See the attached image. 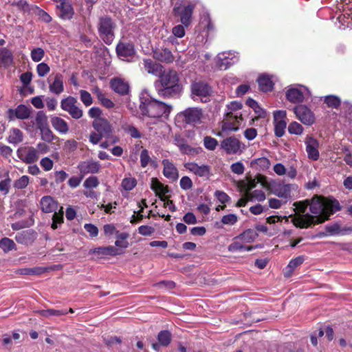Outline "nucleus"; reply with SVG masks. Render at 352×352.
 <instances>
[{"label":"nucleus","mask_w":352,"mask_h":352,"mask_svg":"<svg viewBox=\"0 0 352 352\" xmlns=\"http://www.w3.org/2000/svg\"><path fill=\"white\" fill-rule=\"evenodd\" d=\"M100 167V164L98 162L93 160L82 162L78 166V170L83 175L97 173L99 172Z\"/></svg>","instance_id":"aec40b11"},{"label":"nucleus","mask_w":352,"mask_h":352,"mask_svg":"<svg viewBox=\"0 0 352 352\" xmlns=\"http://www.w3.org/2000/svg\"><path fill=\"white\" fill-rule=\"evenodd\" d=\"M246 104L251 107L254 112L257 114V116L260 118H265L267 116L266 111L260 107V105L258 104V102L252 99L249 98L247 100Z\"/></svg>","instance_id":"c03bdc74"},{"label":"nucleus","mask_w":352,"mask_h":352,"mask_svg":"<svg viewBox=\"0 0 352 352\" xmlns=\"http://www.w3.org/2000/svg\"><path fill=\"white\" fill-rule=\"evenodd\" d=\"M122 252L113 246L109 245L107 247H98L90 250L89 254H95L100 257L105 256H117L121 254Z\"/></svg>","instance_id":"b1692460"},{"label":"nucleus","mask_w":352,"mask_h":352,"mask_svg":"<svg viewBox=\"0 0 352 352\" xmlns=\"http://www.w3.org/2000/svg\"><path fill=\"white\" fill-rule=\"evenodd\" d=\"M110 84L112 89L120 95L127 94L129 91L128 82L121 78H113L111 80Z\"/></svg>","instance_id":"bb28decb"},{"label":"nucleus","mask_w":352,"mask_h":352,"mask_svg":"<svg viewBox=\"0 0 352 352\" xmlns=\"http://www.w3.org/2000/svg\"><path fill=\"white\" fill-rule=\"evenodd\" d=\"M243 123V115H241L239 117L230 118V114L226 113V117L222 122V130L223 131H237L240 126H241Z\"/></svg>","instance_id":"f3484780"},{"label":"nucleus","mask_w":352,"mask_h":352,"mask_svg":"<svg viewBox=\"0 0 352 352\" xmlns=\"http://www.w3.org/2000/svg\"><path fill=\"white\" fill-rule=\"evenodd\" d=\"M307 157L312 161H317L320 157L319 142L312 135H307L304 140Z\"/></svg>","instance_id":"ddd939ff"},{"label":"nucleus","mask_w":352,"mask_h":352,"mask_svg":"<svg viewBox=\"0 0 352 352\" xmlns=\"http://www.w3.org/2000/svg\"><path fill=\"white\" fill-rule=\"evenodd\" d=\"M257 82L259 86L260 89L262 91L267 92L272 91L274 87V82L268 75L262 74L261 75L258 79Z\"/></svg>","instance_id":"f704fd0d"},{"label":"nucleus","mask_w":352,"mask_h":352,"mask_svg":"<svg viewBox=\"0 0 352 352\" xmlns=\"http://www.w3.org/2000/svg\"><path fill=\"white\" fill-rule=\"evenodd\" d=\"M221 148L228 155H241L245 145L235 137H229L221 142Z\"/></svg>","instance_id":"0eeeda50"},{"label":"nucleus","mask_w":352,"mask_h":352,"mask_svg":"<svg viewBox=\"0 0 352 352\" xmlns=\"http://www.w3.org/2000/svg\"><path fill=\"white\" fill-rule=\"evenodd\" d=\"M0 248L4 252H8L12 250H15L16 245L12 239L5 237L0 241Z\"/></svg>","instance_id":"de8ad7c7"},{"label":"nucleus","mask_w":352,"mask_h":352,"mask_svg":"<svg viewBox=\"0 0 352 352\" xmlns=\"http://www.w3.org/2000/svg\"><path fill=\"white\" fill-rule=\"evenodd\" d=\"M29 184V177L27 175H23L14 183V187L16 189H23Z\"/></svg>","instance_id":"6e6d98bb"},{"label":"nucleus","mask_w":352,"mask_h":352,"mask_svg":"<svg viewBox=\"0 0 352 352\" xmlns=\"http://www.w3.org/2000/svg\"><path fill=\"white\" fill-rule=\"evenodd\" d=\"M140 111L143 116L159 118L168 117L172 111V106L154 100L146 91H142L140 96Z\"/></svg>","instance_id":"f03ea898"},{"label":"nucleus","mask_w":352,"mask_h":352,"mask_svg":"<svg viewBox=\"0 0 352 352\" xmlns=\"http://www.w3.org/2000/svg\"><path fill=\"white\" fill-rule=\"evenodd\" d=\"M242 104L239 102L233 101L227 105L226 113L230 114V118H237L243 115L241 110L242 109Z\"/></svg>","instance_id":"4c0bfd02"},{"label":"nucleus","mask_w":352,"mask_h":352,"mask_svg":"<svg viewBox=\"0 0 352 352\" xmlns=\"http://www.w3.org/2000/svg\"><path fill=\"white\" fill-rule=\"evenodd\" d=\"M238 60V54L234 52H223L217 56V65L220 69L225 70Z\"/></svg>","instance_id":"f8f14e48"},{"label":"nucleus","mask_w":352,"mask_h":352,"mask_svg":"<svg viewBox=\"0 0 352 352\" xmlns=\"http://www.w3.org/2000/svg\"><path fill=\"white\" fill-rule=\"evenodd\" d=\"M151 189L155 191L157 195H158L162 200H164L163 197L168 192L167 186H164L157 179L153 178L151 181Z\"/></svg>","instance_id":"58836bf2"},{"label":"nucleus","mask_w":352,"mask_h":352,"mask_svg":"<svg viewBox=\"0 0 352 352\" xmlns=\"http://www.w3.org/2000/svg\"><path fill=\"white\" fill-rule=\"evenodd\" d=\"M63 208L61 207L60 210L59 212H56V211L54 212L53 217H52V228L55 230L57 228V224L61 223L63 220V212L62 211Z\"/></svg>","instance_id":"13d9d810"},{"label":"nucleus","mask_w":352,"mask_h":352,"mask_svg":"<svg viewBox=\"0 0 352 352\" xmlns=\"http://www.w3.org/2000/svg\"><path fill=\"white\" fill-rule=\"evenodd\" d=\"M296 117L305 125H312L315 122L313 112L305 105L300 104L294 108Z\"/></svg>","instance_id":"9b49d317"},{"label":"nucleus","mask_w":352,"mask_h":352,"mask_svg":"<svg viewBox=\"0 0 352 352\" xmlns=\"http://www.w3.org/2000/svg\"><path fill=\"white\" fill-rule=\"evenodd\" d=\"M230 169L236 175H242L244 173L245 167L242 162H237L231 165Z\"/></svg>","instance_id":"774afa93"},{"label":"nucleus","mask_w":352,"mask_h":352,"mask_svg":"<svg viewBox=\"0 0 352 352\" xmlns=\"http://www.w3.org/2000/svg\"><path fill=\"white\" fill-rule=\"evenodd\" d=\"M116 52L120 59L126 61H131L135 54L133 45L126 43H119Z\"/></svg>","instance_id":"2eb2a0df"},{"label":"nucleus","mask_w":352,"mask_h":352,"mask_svg":"<svg viewBox=\"0 0 352 352\" xmlns=\"http://www.w3.org/2000/svg\"><path fill=\"white\" fill-rule=\"evenodd\" d=\"M80 99L85 106H90L92 104V98L91 94L85 90H80Z\"/></svg>","instance_id":"e2e57ef3"},{"label":"nucleus","mask_w":352,"mask_h":352,"mask_svg":"<svg viewBox=\"0 0 352 352\" xmlns=\"http://www.w3.org/2000/svg\"><path fill=\"white\" fill-rule=\"evenodd\" d=\"M185 167L199 177H208L210 173V167L204 164L199 165L194 162H188L185 164Z\"/></svg>","instance_id":"412c9836"},{"label":"nucleus","mask_w":352,"mask_h":352,"mask_svg":"<svg viewBox=\"0 0 352 352\" xmlns=\"http://www.w3.org/2000/svg\"><path fill=\"white\" fill-rule=\"evenodd\" d=\"M295 215H292V222L296 227L308 228L329 219V217L340 209L338 201L314 196L311 201L295 202Z\"/></svg>","instance_id":"f257e3e1"},{"label":"nucleus","mask_w":352,"mask_h":352,"mask_svg":"<svg viewBox=\"0 0 352 352\" xmlns=\"http://www.w3.org/2000/svg\"><path fill=\"white\" fill-rule=\"evenodd\" d=\"M98 185V179L95 176L88 177L83 184V186L87 189L96 188Z\"/></svg>","instance_id":"4d7b16f0"},{"label":"nucleus","mask_w":352,"mask_h":352,"mask_svg":"<svg viewBox=\"0 0 352 352\" xmlns=\"http://www.w3.org/2000/svg\"><path fill=\"white\" fill-rule=\"evenodd\" d=\"M252 246L246 245L241 239H237V236L233 239V241L228 247L229 252H235L238 251H251Z\"/></svg>","instance_id":"72a5a7b5"},{"label":"nucleus","mask_w":352,"mask_h":352,"mask_svg":"<svg viewBox=\"0 0 352 352\" xmlns=\"http://www.w3.org/2000/svg\"><path fill=\"white\" fill-rule=\"evenodd\" d=\"M136 179L133 177L124 178L122 182V186L125 190H131L136 186Z\"/></svg>","instance_id":"5fc2aeb1"},{"label":"nucleus","mask_w":352,"mask_h":352,"mask_svg":"<svg viewBox=\"0 0 352 352\" xmlns=\"http://www.w3.org/2000/svg\"><path fill=\"white\" fill-rule=\"evenodd\" d=\"M40 131L41 133V138L44 141L51 142L52 141L57 138L56 136L54 135L52 131L50 130L47 126Z\"/></svg>","instance_id":"864d4df0"},{"label":"nucleus","mask_w":352,"mask_h":352,"mask_svg":"<svg viewBox=\"0 0 352 352\" xmlns=\"http://www.w3.org/2000/svg\"><path fill=\"white\" fill-rule=\"evenodd\" d=\"M30 126L32 129L36 128V129H38L39 130H41L44 128L47 127V116H45V114L42 111L38 112V113L36 114V116L34 119V122H32V124H30L28 127H27L26 129L28 130H31V129L29 128Z\"/></svg>","instance_id":"473e14b6"},{"label":"nucleus","mask_w":352,"mask_h":352,"mask_svg":"<svg viewBox=\"0 0 352 352\" xmlns=\"http://www.w3.org/2000/svg\"><path fill=\"white\" fill-rule=\"evenodd\" d=\"M246 193L248 199H249L250 201H263L266 198L265 192L261 190H255L252 192H246Z\"/></svg>","instance_id":"49530a36"},{"label":"nucleus","mask_w":352,"mask_h":352,"mask_svg":"<svg viewBox=\"0 0 352 352\" xmlns=\"http://www.w3.org/2000/svg\"><path fill=\"white\" fill-rule=\"evenodd\" d=\"M45 55L44 50L41 47L34 48L31 51V58L34 62L41 61Z\"/></svg>","instance_id":"3c124183"},{"label":"nucleus","mask_w":352,"mask_h":352,"mask_svg":"<svg viewBox=\"0 0 352 352\" xmlns=\"http://www.w3.org/2000/svg\"><path fill=\"white\" fill-rule=\"evenodd\" d=\"M52 126L60 133L65 134L69 131L67 123L59 117H53L51 119Z\"/></svg>","instance_id":"e433bc0d"},{"label":"nucleus","mask_w":352,"mask_h":352,"mask_svg":"<svg viewBox=\"0 0 352 352\" xmlns=\"http://www.w3.org/2000/svg\"><path fill=\"white\" fill-rule=\"evenodd\" d=\"M160 76V81L162 86V88L157 90L160 96L165 98H175L180 94L182 87L179 84V77L175 71L162 72Z\"/></svg>","instance_id":"7ed1b4c3"},{"label":"nucleus","mask_w":352,"mask_h":352,"mask_svg":"<svg viewBox=\"0 0 352 352\" xmlns=\"http://www.w3.org/2000/svg\"><path fill=\"white\" fill-rule=\"evenodd\" d=\"M304 261V257L299 256L294 259H292L285 268V276L289 277L295 268L300 265Z\"/></svg>","instance_id":"79ce46f5"},{"label":"nucleus","mask_w":352,"mask_h":352,"mask_svg":"<svg viewBox=\"0 0 352 352\" xmlns=\"http://www.w3.org/2000/svg\"><path fill=\"white\" fill-rule=\"evenodd\" d=\"M151 157L148 155V151L146 149H143L140 153V163L143 168H145L150 162Z\"/></svg>","instance_id":"0e129e2a"},{"label":"nucleus","mask_w":352,"mask_h":352,"mask_svg":"<svg viewBox=\"0 0 352 352\" xmlns=\"http://www.w3.org/2000/svg\"><path fill=\"white\" fill-rule=\"evenodd\" d=\"M129 234L126 232H120L116 236L117 240L115 245L118 248L126 249L129 247V242L126 239L129 238Z\"/></svg>","instance_id":"a18cd8bd"},{"label":"nucleus","mask_w":352,"mask_h":352,"mask_svg":"<svg viewBox=\"0 0 352 352\" xmlns=\"http://www.w3.org/2000/svg\"><path fill=\"white\" fill-rule=\"evenodd\" d=\"M310 96L309 90L301 85L290 86L287 92V99L292 103H299L303 101L305 97Z\"/></svg>","instance_id":"6e6552de"},{"label":"nucleus","mask_w":352,"mask_h":352,"mask_svg":"<svg viewBox=\"0 0 352 352\" xmlns=\"http://www.w3.org/2000/svg\"><path fill=\"white\" fill-rule=\"evenodd\" d=\"M113 24L110 18L102 17L100 19L98 30L100 36L107 44H111L113 40Z\"/></svg>","instance_id":"1a4fd4ad"},{"label":"nucleus","mask_w":352,"mask_h":352,"mask_svg":"<svg viewBox=\"0 0 352 352\" xmlns=\"http://www.w3.org/2000/svg\"><path fill=\"white\" fill-rule=\"evenodd\" d=\"M40 165L44 170L49 171L52 169L54 162L50 158L46 157L41 159Z\"/></svg>","instance_id":"338daca9"},{"label":"nucleus","mask_w":352,"mask_h":352,"mask_svg":"<svg viewBox=\"0 0 352 352\" xmlns=\"http://www.w3.org/2000/svg\"><path fill=\"white\" fill-rule=\"evenodd\" d=\"M217 144L218 142L217 140L210 136L206 137L204 140V146L210 151H214L216 148Z\"/></svg>","instance_id":"052dcab7"},{"label":"nucleus","mask_w":352,"mask_h":352,"mask_svg":"<svg viewBox=\"0 0 352 352\" xmlns=\"http://www.w3.org/2000/svg\"><path fill=\"white\" fill-rule=\"evenodd\" d=\"M303 130L302 126L296 121L292 122L288 126V131L290 134L300 135L303 133Z\"/></svg>","instance_id":"8fccbe9b"},{"label":"nucleus","mask_w":352,"mask_h":352,"mask_svg":"<svg viewBox=\"0 0 352 352\" xmlns=\"http://www.w3.org/2000/svg\"><path fill=\"white\" fill-rule=\"evenodd\" d=\"M153 56L157 60L166 63H171L175 59L172 52L168 48H160L155 50Z\"/></svg>","instance_id":"c756f323"},{"label":"nucleus","mask_w":352,"mask_h":352,"mask_svg":"<svg viewBox=\"0 0 352 352\" xmlns=\"http://www.w3.org/2000/svg\"><path fill=\"white\" fill-rule=\"evenodd\" d=\"M144 69L154 76H160L163 72V67L161 65L156 63L151 59H144L143 60Z\"/></svg>","instance_id":"c85d7f7f"},{"label":"nucleus","mask_w":352,"mask_h":352,"mask_svg":"<svg viewBox=\"0 0 352 352\" xmlns=\"http://www.w3.org/2000/svg\"><path fill=\"white\" fill-rule=\"evenodd\" d=\"M77 100L72 97L68 96L60 102L61 109L67 111L73 118L79 119L82 115V111L77 106Z\"/></svg>","instance_id":"9d476101"},{"label":"nucleus","mask_w":352,"mask_h":352,"mask_svg":"<svg viewBox=\"0 0 352 352\" xmlns=\"http://www.w3.org/2000/svg\"><path fill=\"white\" fill-rule=\"evenodd\" d=\"M93 126L98 133L104 138H108L111 134V126L107 120L104 118L95 119L93 122Z\"/></svg>","instance_id":"a211bd4d"},{"label":"nucleus","mask_w":352,"mask_h":352,"mask_svg":"<svg viewBox=\"0 0 352 352\" xmlns=\"http://www.w3.org/2000/svg\"><path fill=\"white\" fill-rule=\"evenodd\" d=\"M164 166L163 174L167 178L172 181H176L179 177V173L177 168L169 160L162 161Z\"/></svg>","instance_id":"4be33fe9"},{"label":"nucleus","mask_w":352,"mask_h":352,"mask_svg":"<svg viewBox=\"0 0 352 352\" xmlns=\"http://www.w3.org/2000/svg\"><path fill=\"white\" fill-rule=\"evenodd\" d=\"M273 170L278 176L287 175L290 179L296 178L297 175L296 168L292 166L288 169L282 164L277 163L273 167Z\"/></svg>","instance_id":"393cba45"},{"label":"nucleus","mask_w":352,"mask_h":352,"mask_svg":"<svg viewBox=\"0 0 352 352\" xmlns=\"http://www.w3.org/2000/svg\"><path fill=\"white\" fill-rule=\"evenodd\" d=\"M262 185L274 195L282 198L289 197L292 190L296 188L294 184H285L275 179H265L262 182Z\"/></svg>","instance_id":"20e7f679"},{"label":"nucleus","mask_w":352,"mask_h":352,"mask_svg":"<svg viewBox=\"0 0 352 352\" xmlns=\"http://www.w3.org/2000/svg\"><path fill=\"white\" fill-rule=\"evenodd\" d=\"M30 115V109L23 104L19 105L15 109H9L8 116L10 120L18 118L27 119Z\"/></svg>","instance_id":"5701e85b"},{"label":"nucleus","mask_w":352,"mask_h":352,"mask_svg":"<svg viewBox=\"0 0 352 352\" xmlns=\"http://www.w3.org/2000/svg\"><path fill=\"white\" fill-rule=\"evenodd\" d=\"M42 211L45 213H51L58 209V203L50 196H45L40 201Z\"/></svg>","instance_id":"a878e982"},{"label":"nucleus","mask_w":352,"mask_h":352,"mask_svg":"<svg viewBox=\"0 0 352 352\" xmlns=\"http://www.w3.org/2000/svg\"><path fill=\"white\" fill-rule=\"evenodd\" d=\"M56 8L60 11V16L63 19H70L74 14V10L67 0H54Z\"/></svg>","instance_id":"6ab92c4d"},{"label":"nucleus","mask_w":352,"mask_h":352,"mask_svg":"<svg viewBox=\"0 0 352 352\" xmlns=\"http://www.w3.org/2000/svg\"><path fill=\"white\" fill-rule=\"evenodd\" d=\"M271 166L270 160L266 157H260L254 160L251 162V166L259 168L261 170H267Z\"/></svg>","instance_id":"37998d69"},{"label":"nucleus","mask_w":352,"mask_h":352,"mask_svg":"<svg viewBox=\"0 0 352 352\" xmlns=\"http://www.w3.org/2000/svg\"><path fill=\"white\" fill-rule=\"evenodd\" d=\"M191 98L197 102H206L211 95V88L206 82L201 80H195L190 86Z\"/></svg>","instance_id":"39448f33"},{"label":"nucleus","mask_w":352,"mask_h":352,"mask_svg":"<svg viewBox=\"0 0 352 352\" xmlns=\"http://www.w3.org/2000/svg\"><path fill=\"white\" fill-rule=\"evenodd\" d=\"M273 115L275 135L280 138L284 135L287 126L285 121L286 111L283 110L275 111Z\"/></svg>","instance_id":"4468645a"},{"label":"nucleus","mask_w":352,"mask_h":352,"mask_svg":"<svg viewBox=\"0 0 352 352\" xmlns=\"http://www.w3.org/2000/svg\"><path fill=\"white\" fill-rule=\"evenodd\" d=\"M50 71V67L45 63H41L36 66V72L40 77H44Z\"/></svg>","instance_id":"680f3d73"},{"label":"nucleus","mask_w":352,"mask_h":352,"mask_svg":"<svg viewBox=\"0 0 352 352\" xmlns=\"http://www.w3.org/2000/svg\"><path fill=\"white\" fill-rule=\"evenodd\" d=\"M50 91L55 94H60L64 90L63 76L60 74H56L54 81L50 84Z\"/></svg>","instance_id":"c9c22d12"},{"label":"nucleus","mask_w":352,"mask_h":352,"mask_svg":"<svg viewBox=\"0 0 352 352\" xmlns=\"http://www.w3.org/2000/svg\"><path fill=\"white\" fill-rule=\"evenodd\" d=\"M185 120L187 123H197L202 116L201 109L198 108H188L183 112Z\"/></svg>","instance_id":"cd10ccee"},{"label":"nucleus","mask_w":352,"mask_h":352,"mask_svg":"<svg viewBox=\"0 0 352 352\" xmlns=\"http://www.w3.org/2000/svg\"><path fill=\"white\" fill-rule=\"evenodd\" d=\"M324 102L327 103L328 107L332 108H336L340 104V98L335 96H326Z\"/></svg>","instance_id":"bf43d9fd"},{"label":"nucleus","mask_w":352,"mask_h":352,"mask_svg":"<svg viewBox=\"0 0 352 352\" xmlns=\"http://www.w3.org/2000/svg\"><path fill=\"white\" fill-rule=\"evenodd\" d=\"M23 133L19 129H12L9 131L8 142L12 144H17L23 141Z\"/></svg>","instance_id":"ea45409f"},{"label":"nucleus","mask_w":352,"mask_h":352,"mask_svg":"<svg viewBox=\"0 0 352 352\" xmlns=\"http://www.w3.org/2000/svg\"><path fill=\"white\" fill-rule=\"evenodd\" d=\"M155 232V228L150 226H141L138 228V232L142 236H151Z\"/></svg>","instance_id":"69168bd1"},{"label":"nucleus","mask_w":352,"mask_h":352,"mask_svg":"<svg viewBox=\"0 0 352 352\" xmlns=\"http://www.w3.org/2000/svg\"><path fill=\"white\" fill-rule=\"evenodd\" d=\"M257 236L258 234L255 230L248 229L238 235L237 239H241L246 245L253 242Z\"/></svg>","instance_id":"a19ab883"},{"label":"nucleus","mask_w":352,"mask_h":352,"mask_svg":"<svg viewBox=\"0 0 352 352\" xmlns=\"http://www.w3.org/2000/svg\"><path fill=\"white\" fill-rule=\"evenodd\" d=\"M338 20L344 27L352 26V0H341L337 5Z\"/></svg>","instance_id":"423d86ee"},{"label":"nucleus","mask_w":352,"mask_h":352,"mask_svg":"<svg viewBox=\"0 0 352 352\" xmlns=\"http://www.w3.org/2000/svg\"><path fill=\"white\" fill-rule=\"evenodd\" d=\"M157 340L160 345L166 346L171 340V334L168 331H162L158 333Z\"/></svg>","instance_id":"09e8293b"},{"label":"nucleus","mask_w":352,"mask_h":352,"mask_svg":"<svg viewBox=\"0 0 352 352\" xmlns=\"http://www.w3.org/2000/svg\"><path fill=\"white\" fill-rule=\"evenodd\" d=\"M238 221V217L234 214H228L222 217L221 222L223 225L233 226Z\"/></svg>","instance_id":"603ef678"},{"label":"nucleus","mask_w":352,"mask_h":352,"mask_svg":"<svg viewBox=\"0 0 352 352\" xmlns=\"http://www.w3.org/2000/svg\"><path fill=\"white\" fill-rule=\"evenodd\" d=\"M13 62L14 58L12 52L6 47L0 48V65L9 67L13 64Z\"/></svg>","instance_id":"2f4dec72"},{"label":"nucleus","mask_w":352,"mask_h":352,"mask_svg":"<svg viewBox=\"0 0 352 352\" xmlns=\"http://www.w3.org/2000/svg\"><path fill=\"white\" fill-rule=\"evenodd\" d=\"M20 159L26 164H32L38 160V151L32 146L21 148L18 150Z\"/></svg>","instance_id":"dca6fc26"},{"label":"nucleus","mask_w":352,"mask_h":352,"mask_svg":"<svg viewBox=\"0 0 352 352\" xmlns=\"http://www.w3.org/2000/svg\"><path fill=\"white\" fill-rule=\"evenodd\" d=\"M179 8H174L175 14L180 16L182 24L185 26H188L190 23L193 6L192 5L185 6L180 13H179Z\"/></svg>","instance_id":"7c9ffc66"}]
</instances>
